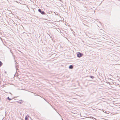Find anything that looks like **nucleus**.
Wrapping results in <instances>:
<instances>
[{
	"mask_svg": "<svg viewBox=\"0 0 120 120\" xmlns=\"http://www.w3.org/2000/svg\"><path fill=\"white\" fill-rule=\"evenodd\" d=\"M3 65V63L2 62L0 61V67H1Z\"/></svg>",
	"mask_w": 120,
	"mask_h": 120,
	"instance_id": "obj_9",
	"label": "nucleus"
},
{
	"mask_svg": "<svg viewBox=\"0 0 120 120\" xmlns=\"http://www.w3.org/2000/svg\"><path fill=\"white\" fill-rule=\"evenodd\" d=\"M29 117V116L28 115H27L26 117L25 118V120H29L28 119V118Z\"/></svg>",
	"mask_w": 120,
	"mask_h": 120,
	"instance_id": "obj_7",
	"label": "nucleus"
},
{
	"mask_svg": "<svg viewBox=\"0 0 120 120\" xmlns=\"http://www.w3.org/2000/svg\"><path fill=\"white\" fill-rule=\"evenodd\" d=\"M107 83L108 84H112L111 83V84H110V82H107Z\"/></svg>",
	"mask_w": 120,
	"mask_h": 120,
	"instance_id": "obj_10",
	"label": "nucleus"
},
{
	"mask_svg": "<svg viewBox=\"0 0 120 120\" xmlns=\"http://www.w3.org/2000/svg\"><path fill=\"white\" fill-rule=\"evenodd\" d=\"M38 12L41 13V14L42 15H45L47 16H48V15H47L45 12L44 11H42L41 9H39L38 10Z\"/></svg>",
	"mask_w": 120,
	"mask_h": 120,
	"instance_id": "obj_1",
	"label": "nucleus"
},
{
	"mask_svg": "<svg viewBox=\"0 0 120 120\" xmlns=\"http://www.w3.org/2000/svg\"><path fill=\"white\" fill-rule=\"evenodd\" d=\"M18 65H17V63H16L15 64V69L16 70H17V69H18Z\"/></svg>",
	"mask_w": 120,
	"mask_h": 120,
	"instance_id": "obj_3",
	"label": "nucleus"
},
{
	"mask_svg": "<svg viewBox=\"0 0 120 120\" xmlns=\"http://www.w3.org/2000/svg\"><path fill=\"white\" fill-rule=\"evenodd\" d=\"M51 37V39H52V37Z\"/></svg>",
	"mask_w": 120,
	"mask_h": 120,
	"instance_id": "obj_13",
	"label": "nucleus"
},
{
	"mask_svg": "<svg viewBox=\"0 0 120 120\" xmlns=\"http://www.w3.org/2000/svg\"><path fill=\"white\" fill-rule=\"evenodd\" d=\"M83 55L82 53L78 52L77 53V56L78 57H81Z\"/></svg>",
	"mask_w": 120,
	"mask_h": 120,
	"instance_id": "obj_2",
	"label": "nucleus"
},
{
	"mask_svg": "<svg viewBox=\"0 0 120 120\" xmlns=\"http://www.w3.org/2000/svg\"><path fill=\"white\" fill-rule=\"evenodd\" d=\"M16 97H14V98H16Z\"/></svg>",
	"mask_w": 120,
	"mask_h": 120,
	"instance_id": "obj_14",
	"label": "nucleus"
},
{
	"mask_svg": "<svg viewBox=\"0 0 120 120\" xmlns=\"http://www.w3.org/2000/svg\"><path fill=\"white\" fill-rule=\"evenodd\" d=\"M10 94H11V93H10Z\"/></svg>",
	"mask_w": 120,
	"mask_h": 120,
	"instance_id": "obj_16",
	"label": "nucleus"
},
{
	"mask_svg": "<svg viewBox=\"0 0 120 120\" xmlns=\"http://www.w3.org/2000/svg\"><path fill=\"white\" fill-rule=\"evenodd\" d=\"M14 98H10L9 97H8L7 98V99L9 101H10L11 100H12Z\"/></svg>",
	"mask_w": 120,
	"mask_h": 120,
	"instance_id": "obj_6",
	"label": "nucleus"
},
{
	"mask_svg": "<svg viewBox=\"0 0 120 120\" xmlns=\"http://www.w3.org/2000/svg\"><path fill=\"white\" fill-rule=\"evenodd\" d=\"M69 69H72L73 68V66L72 65H71L69 67Z\"/></svg>",
	"mask_w": 120,
	"mask_h": 120,
	"instance_id": "obj_4",
	"label": "nucleus"
},
{
	"mask_svg": "<svg viewBox=\"0 0 120 120\" xmlns=\"http://www.w3.org/2000/svg\"><path fill=\"white\" fill-rule=\"evenodd\" d=\"M4 73H5V74H6L7 73V72L6 71H5L4 72Z\"/></svg>",
	"mask_w": 120,
	"mask_h": 120,
	"instance_id": "obj_11",
	"label": "nucleus"
},
{
	"mask_svg": "<svg viewBox=\"0 0 120 120\" xmlns=\"http://www.w3.org/2000/svg\"><path fill=\"white\" fill-rule=\"evenodd\" d=\"M90 77L92 79H94V77L93 76L90 75Z\"/></svg>",
	"mask_w": 120,
	"mask_h": 120,
	"instance_id": "obj_8",
	"label": "nucleus"
},
{
	"mask_svg": "<svg viewBox=\"0 0 120 120\" xmlns=\"http://www.w3.org/2000/svg\"><path fill=\"white\" fill-rule=\"evenodd\" d=\"M23 101H22V100H19V101H17V102L19 103L20 104H21L23 102Z\"/></svg>",
	"mask_w": 120,
	"mask_h": 120,
	"instance_id": "obj_5",
	"label": "nucleus"
},
{
	"mask_svg": "<svg viewBox=\"0 0 120 120\" xmlns=\"http://www.w3.org/2000/svg\"><path fill=\"white\" fill-rule=\"evenodd\" d=\"M0 39L2 40V38H1L0 37Z\"/></svg>",
	"mask_w": 120,
	"mask_h": 120,
	"instance_id": "obj_12",
	"label": "nucleus"
},
{
	"mask_svg": "<svg viewBox=\"0 0 120 120\" xmlns=\"http://www.w3.org/2000/svg\"><path fill=\"white\" fill-rule=\"evenodd\" d=\"M13 101H12V102H13Z\"/></svg>",
	"mask_w": 120,
	"mask_h": 120,
	"instance_id": "obj_15",
	"label": "nucleus"
}]
</instances>
